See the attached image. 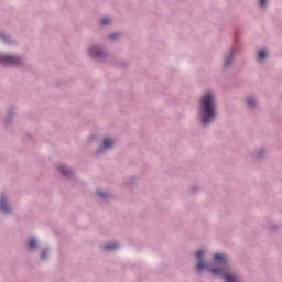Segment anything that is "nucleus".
I'll return each mask as SVG.
<instances>
[{
  "label": "nucleus",
  "instance_id": "1",
  "mask_svg": "<svg viewBox=\"0 0 282 282\" xmlns=\"http://www.w3.org/2000/svg\"><path fill=\"white\" fill-rule=\"evenodd\" d=\"M214 261L219 265V268H213L210 270L212 274H215L216 276H224L226 282H239V278L228 273V258L224 254H215Z\"/></svg>",
  "mask_w": 282,
  "mask_h": 282
},
{
  "label": "nucleus",
  "instance_id": "4",
  "mask_svg": "<svg viewBox=\"0 0 282 282\" xmlns=\"http://www.w3.org/2000/svg\"><path fill=\"white\" fill-rule=\"evenodd\" d=\"M0 210H2V213H10V206L6 204V196H2L0 199Z\"/></svg>",
  "mask_w": 282,
  "mask_h": 282
},
{
  "label": "nucleus",
  "instance_id": "5",
  "mask_svg": "<svg viewBox=\"0 0 282 282\" xmlns=\"http://www.w3.org/2000/svg\"><path fill=\"white\" fill-rule=\"evenodd\" d=\"M113 147V140L111 139H105L104 140V148L105 149H111Z\"/></svg>",
  "mask_w": 282,
  "mask_h": 282
},
{
  "label": "nucleus",
  "instance_id": "7",
  "mask_svg": "<svg viewBox=\"0 0 282 282\" xmlns=\"http://www.w3.org/2000/svg\"><path fill=\"white\" fill-rule=\"evenodd\" d=\"M59 172L62 175H69V173H70L69 169H67L65 166H59Z\"/></svg>",
  "mask_w": 282,
  "mask_h": 282
},
{
  "label": "nucleus",
  "instance_id": "3",
  "mask_svg": "<svg viewBox=\"0 0 282 282\" xmlns=\"http://www.w3.org/2000/svg\"><path fill=\"white\" fill-rule=\"evenodd\" d=\"M0 63H4L6 65H19L20 59L17 56L4 55L0 57Z\"/></svg>",
  "mask_w": 282,
  "mask_h": 282
},
{
  "label": "nucleus",
  "instance_id": "2",
  "mask_svg": "<svg viewBox=\"0 0 282 282\" xmlns=\"http://www.w3.org/2000/svg\"><path fill=\"white\" fill-rule=\"evenodd\" d=\"M200 105L203 109L202 122L208 124L215 118V96L212 93H206L200 99Z\"/></svg>",
  "mask_w": 282,
  "mask_h": 282
},
{
  "label": "nucleus",
  "instance_id": "6",
  "mask_svg": "<svg viewBox=\"0 0 282 282\" xmlns=\"http://www.w3.org/2000/svg\"><path fill=\"white\" fill-rule=\"evenodd\" d=\"M105 250H116L118 248V243H110L104 246Z\"/></svg>",
  "mask_w": 282,
  "mask_h": 282
},
{
  "label": "nucleus",
  "instance_id": "10",
  "mask_svg": "<svg viewBox=\"0 0 282 282\" xmlns=\"http://www.w3.org/2000/svg\"><path fill=\"white\" fill-rule=\"evenodd\" d=\"M206 268V264L204 262L199 261L196 265V270H204Z\"/></svg>",
  "mask_w": 282,
  "mask_h": 282
},
{
  "label": "nucleus",
  "instance_id": "9",
  "mask_svg": "<svg viewBox=\"0 0 282 282\" xmlns=\"http://www.w3.org/2000/svg\"><path fill=\"white\" fill-rule=\"evenodd\" d=\"M111 22V19H109V18H104V19H101V21H100V25H107L108 23H110Z\"/></svg>",
  "mask_w": 282,
  "mask_h": 282
},
{
  "label": "nucleus",
  "instance_id": "12",
  "mask_svg": "<svg viewBox=\"0 0 282 282\" xmlns=\"http://www.w3.org/2000/svg\"><path fill=\"white\" fill-rule=\"evenodd\" d=\"M202 254H204V251L202 250L196 251V258L198 261H202Z\"/></svg>",
  "mask_w": 282,
  "mask_h": 282
},
{
  "label": "nucleus",
  "instance_id": "14",
  "mask_svg": "<svg viewBox=\"0 0 282 282\" xmlns=\"http://www.w3.org/2000/svg\"><path fill=\"white\" fill-rule=\"evenodd\" d=\"M231 58H232V52L230 53V56L225 59V65H230Z\"/></svg>",
  "mask_w": 282,
  "mask_h": 282
},
{
  "label": "nucleus",
  "instance_id": "16",
  "mask_svg": "<svg viewBox=\"0 0 282 282\" xmlns=\"http://www.w3.org/2000/svg\"><path fill=\"white\" fill-rule=\"evenodd\" d=\"M110 39L113 41V39H118V34L113 33L110 35Z\"/></svg>",
  "mask_w": 282,
  "mask_h": 282
},
{
  "label": "nucleus",
  "instance_id": "13",
  "mask_svg": "<svg viewBox=\"0 0 282 282\" xmlns=\"http://www.w3.org/2000/svg\"><path fill=\"white\" fill-rule=\"evenodd\" d=\"M247 105H248V107H252L254 105V99L248 98L247 99Z\"/></svg>",
  "mask_w": 282,
  "mask_h": 282
},
{
  "label": "nucleus",
  "instance_id": "11",
  "mask_svg": "<svg viewBox=\"0 0 282 282\" xmlns=\"http://www.w3.org/2000/svg\"><path fill=\"white\" fill-rule=\"evenodd\" d=\"M258 58H260V59H263V58H265V51H259V53H258Z\"/></svg>",
  "mask_w": 282,
  "mask_h": 282
},
{
  "label": "nucleus",
  "instance_id": "8",
  "mask_svg": "<svg viewBox=\"0 0 282 282\" xmlns=\"http://www.w3.org/2000/svg\"><path fill=\"white\" fill-rule=\"evenodd\" d=\"M29 248H31V250L36 248V240L34 238L29 241Z\"/></svg>",
  "mask_w": 282,
  "mask_h": 282
},
{
  "label": "nucleus",
  "instance_id": "15",
  "mask_svg": "<svg viewBox=\"0 0 282 282\" xmlns=\"http://www.w3.org/2000/svg\"><path fill=\"white\" fill-rule=\"evenodd\" d=\"M46 257H47V251L44 250V251L42 252V254H41V259H45Z\"/></svg>",
  "mask_w": 282,
  "mask_h": 282
},
{
  "label": "nucleus",
  "instance_id": "19",
  "mask_svg": "<svg viewBox=\"0 0 282 282\" xmlns=\"http://www.w3.org/2000/svg\"><path fill=\"white\" fill-rule=\"evenodd\" d=\"M96 56H100V54L97 53Z\"/></svg>",
  "mask_w": 282,
  "mask_h": 282
},
{
  "label": "nucleus",
  "instance_id": "17",
  "mask_svg": "<svg viewBox=\"0 0 282 282\" xmlns=\"http://www.w3.org/2000/svg\"><path fill=\"white\" fill-rule=\"evenodd\" d=\"M260 1V6H265L267 0H259Z\"/></svg>",
  "mask_w": 282,
  "mask_h": 282
},
{
  "label": "nucleus",
  "instance_id": "18",
  "mask_svg": "<svg viewBox=\"0 0 282 282\" xmlns=\"http://www.w3.org/2000/svg\"><path fill=\"white\" fill-rule=\"evenodd\" d=\"M99 197H106L105 193H98Z\"/></svg>",
  "mask_w": 282,
  "mask_h": 282
}]
</instances>
